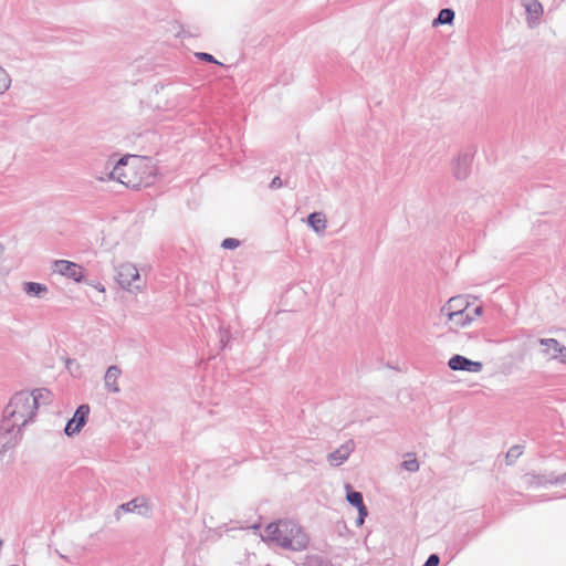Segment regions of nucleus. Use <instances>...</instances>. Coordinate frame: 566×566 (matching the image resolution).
Segmentation results:
<instances>
[{
  "mask_svg": "<svg viewBox=\"0 0 566 566\" xmlns=\"http://www.w3.org/2000/svg\"><path fill=\"white\" fill-rule=\"evenodd\" d=\"M11 85V77L9 73L0 66V95L4 94Z\"/></svg>",
  "mask_w": 566,
  "mask_h": 566,
  "instance_id": "nucleus-23",
  "label": "nucleus"
},
{
  "mask_svg": "<svg viewBox=\"0 0 566 566\" xmlns=\"http://www.w3.org/2000/svg\"><path fill=\"white\" fill-rule=\"evenodd\" d=\"M36 412V402L28 390L12 396L3 410L2 420H9L14 427L22 428L28 424Z\"/></svg>",
  "mask_w": 566,
  "mask_h": 566,
  "instance_id": "nucleus-3",
  "label": "nucleus"
},
{
  "mask_svg": "<svg viewBox=\"0 0 566 566\" xmlns=\"http://www.w3.org/2000/svg\"><path fill=\"white\" fill-rule=\"evenodd\" d=\"M95 287L101 292L105 291L104 286L101 283H98Z\"/></svg>",
  "mask_w": 566,
  "mask_h": 566,
  "instance_id": "nucleus-31",
  "label": "nucleus"
},
{
  "mask_svg": "<svg viewBox=\"0 0 566 566\" xmlns=\"http://www.w3.org/2000/svg\"><path fill=\"white\" fill-rule=\"evenodd\" d=\"M468 302L462 297H451L442 307L441 314L448 318V312L464 311L468 308Z\"/></svg>",
  "mask_w": 566,
  "mask_h": 566,
  "instance_id": "nucleus-18",
  "label": "nucleus"
},
{
  "mask_svg": "<svg viewBox=\"0 0 566 566\" xmlns=\"http://www.w3.org/2000/svg\"><path fill=\"white\" fill-rule=\"evenodd\" d=\"M483 307L476 306L473 310H464L457 312H448V322L451 323L450 328H460L468 326L475 317L482 315Z\"/></svg>",
  "mask_w": 566,
  "mask_h": 566,
  "instance_id": "nucleus-8",
  "label": "nucleus"
},
{
  "mask_svg": "<svg viewBox=\"0 0 566 566\" xmlns=\"http://www.w3.org/2000/svg\"><path fill=\"white\" fill-rule=\"evenodd\" d=\"M240 244H241L240 240H238L235 238H227L221 242V248L233 250V249H237L238 247H240Z\"/></svg>",
  "mask_w": 566,
  "mask_h": 566,
  "instance_id": "nucleus-26",
  "label": "nucleus"
},
{
  "mask_svg": "<svg viewBox=\"0 0 566 566\" xmlns=\"http://www.w3.org/2000/svg\"><path fill=\"white\" fill-rule=\"evenodd\" d=\"M401 467L408 471V472H417L419 470V462L418 460L413 457L411 459H408V460H405L402 463H401Z\"/></svg>",
  "mask_w": 566,
  "mask_h": 566,
  "instance_id": "nucleus-25",
  "label": "nucleus"
},
{
  "mask_svg": "<svg viewBox=\"0 0 566 566\" xmlns=\"http://www.w3.org/2000/svg\"><path fill=\"white\" fill-rule=\"evenodd\" d=\"M122 511L125 513H137L142 516H149L151 509L146 497L138 496L118 506L116 510L117 518L119 517V513Z\"/></svg>",
  "mask_w": 566,
  "mask_h": 566,
  "instance_id": "nucleus-10",
  "label": "nucleus"
},
{
  "mask_svg": "<svg viewBox=\"0 0 566 566\" xmlns=\"http://www.w3.org/2000/svg\"><path fill=\"white\" fill-rule=\"evenodd\" d=\"M21 438V429L14 427L9 420L0 422V453L15 447Z\"/></svg>",
  "mask_w": 566,
  "mask_h": 566,
  "instance_id": "nucleus-5",
  "label": "nucleus"
},
{
  "mask_svg": "<svg viewBox=\"0 0 566 566\" xmlns=\"http://www.w3.org/2000/svg\"><path fill=\"white\" fill-rule=\"evenodd\" d=\"M527 13V25L534 28L539 23V18L543 14V6L538 0H530L524 3Z\"/></svg>",
  "mask_w": 566,
  "mask_h": 566,
  "instance_id": "nucleus-15",
  "label": "nucleus"
},
{
  "mask_svg": "<svg viewBox=\"0 0 566 566\" xmlns=\"http://www.w3.org/2000/svg\"><path fill=\"white\" fill-rule=\"evenodd\" d=\"M454 11L450 8L441 9L437 15V18L432 21V27L451 24L454 20Z\"/></svg>",
  "mask_w": 566,
  "mask_h": 566,
  "instance_id": "nucleus-19",
  "label": "nucleus"
},
{
  "mask_svg": "<svg viewBox=\"0 0 566 566\" xmlns=\"http://www.w3.org/2000/svg\"><path fill=\"white\" fill-rule=\"evenodd\" d=\"M22 290L28 296L36 298H45L49 293L48 286L38 282H23Z\"/></svg>",
  "mask_w": 566,
  "mask_h": 566,
  "instance_id": "nucleus-17",
  "label": "nucleus"
},
{
  "mask_svg": "<svg viewBox=\"0 0 566 566\" xmlns=\"http://www.w3.org/2000/svg\"><path fill=\"white\" fill-rule=\"evenodd\" d=\"M347 494L346 500L350 505L358 510V517L356 520V525L361 526L366 516L368 515V510L364 503L363 494L358 491L352 490L350 485H346Z\"/></svg>",
  "mask_w": 566,
  "mask_h": 566,
  "instance_id": "nucleus-12",
  "label": "nucleus"
},
{
  "mask_svg": "<svg viewBox=\"0 0 566 566\" xmlns=\"http://www.w3.org/2000/svg\"><path fill=\"white\" fill-rule=\"evenodd\" d=\"M262 539L274 542L282 548L295 552L305 549L310 543V537L304 528L292 520L270 523L264 528Z\"/></svg>",
  "mask_w": 566,
  "mask_h": 566,
  "instance_id": "nucleus-1",
  "label": "nucleus"
},
{
  "mask_svg": "<svg viewBox=\"0 0 566 566\" xmlns=\"http://www.w3.org/2000/svg\"><path fill=\"white\" fill-rule=\"evenodd\" d=\"M522 454H523L522 446L516 444V446L511 447L505 455L507 464H512Z\"/></svg>",
  "mask_w": 566,
  "mask_h": 566,
  "instance_id": "nucleus-24",
  "label": "nucleus"
},
{
  "mask_svg": "<svg viewBox=\"0 0 566 566\" xmlns=\"http://www.w3.org/2000/svg\"><path fill=\"white\" fill-rule=\"evenodd\" d=\"M536 483L539 485L566 484V472L559 475H556L554 473H551L548 475H538Z\"/></svg>",
  "mask_w": 566,
  "mask_h": 566,
  "instance_id": "nucleus-21",
  "label": "nucleus"
},
{
  "mask_svg": "<svg viewBox=\"0 0 566 566\" xmlns=\"http://www.w3.org/2000/svg\"><path fill=\"white\" fill-rule=\"evenodd\" d=\"M448 367L457 371L459 370L476 374L483 369V364L481 361L471 360L462 355H453L448 361Z\"/></svg>",
  "mask_w": 566,
  "mask_h": 566,
  "instance_id": "nucleus-11",
  "label": "nucleus"
},
{
  "mask_svg": "<svg viewBox=\"0 0 566 566\" xmlns=\"http://www.w3.org/2000/svg\"><path fill=\"white\" fill-rule=\"evenodd\" d=\"M53 271L75 282L83 279V268L77 263L67 260H56L53 263Z\"/></svg>",
  "mask_w": 566,
  "mask_h": 566,
  "instance_id": "nucleus-9",
  "label": "nucleus"
},
{
  "mask_svg": "<svg viewBox=\"0 0 566 566\" xmlns=\"http://www.w3.org/2000/svg\"><path fill=\"white\" fill-rule=\"evenodd\" d=\"M472 164V156L469 153L459 154L452 161V174L458 180L468 178Z\"/></svg>",
  "mask_w": 566,
  "mask_h": 566,
  "instance_id": "nucleus-13",
  "label": "nucleus"
},
{
  "mask_svg": "<svg viewBox=\"0 0 566 566\" xmlns=\"http://www.w3.org/2000/svg\"><path fill=\"white\" fill-rule=\"evenodd\" d=\"M90 415V406L87 403L80 405L74 416L66 422L64 432L67 437L78 433L86 424Z\"/></svg>",
  "mask_w": 566,
  "mask_h": 566,
  "instance_id": "nucleus-7",
  "label": "nucleus"
},
{
  "mask_svg": "<svg viewBox=\"0 0 566 566\" xmlns=\"http://www.w3.org/2000/svg\"><path fill=\"white\" fill-rule=\"evenodd\" d=\"M307 222L312 227V229L321 233L326 229V219L319 212H313L307 217Z\"/></svg>",
  "mask_w": 566,
  "mask_h": 566,
  "instance_id": "nucleus-20",
  "label": "nucleus"
},
{
  "mask_svg": "<svg viewBox=\"0 0 566 566\" xmlns=\"http://www.w3.org/2000/svg\"><path fill=\"white\" fill-rule=\"evenodd\" d=\"M120 374H122V370L116 365L109 366L107 368L106 374L104 376V384H105V388L109 392H115V394L119 392L117 379L119 378Z\"/></svg>",
  "mask_w": 566,
  "mask_h": 566,
  "instance_id": "nucleus-16",
  "label": "nucleus"
},
{
  "mask_svg": "<svg viewBox=\"0 0 566 566\" xmlns=\"http://www.w3.org/2000/svg\"><path fill=\"white\" fill-rule=\"evenodd\" d=\"M214 65H220V63L214 59L213 60Z\"/></svg>",
  "mask_w": 566,
  "mask_h": 566,
  "instance_id": "nucleus-33",
  "label": "nucleus"
},
{
  "mask_svg": "<svg viewBox=\"0 0 566 566\" xmlns=\"http://www.w3.org/2000/svg\"><path fill=\"white\" fill-rule=\"evenodd\" d=\"M229 339H230L229 332L227 329L220 327V329H219V342H220V345H221L222 349L227 347V344L229 343Z\"/></svg>",
  "mask_w": 566,
  "mask_h": 566,
  "instance_id": "nucleus-27",
  "label": "nucleus"
},
{
  "mask_svg": "<svg viewBox=\"0 0 566 566\" xmlns=\"http://www.w3.org/2000/svg\"><path fill=\"white\" fill-rule=\"evenodd\" d=\"M196 56L200 60L208 62V63H212V54L211 53L199 52V53H196Z\"/></svg>",
  "mask_w": 566,
  "mask_h": 566,
  "instance_id": "nucleus-29",
  "label": "nucleus"
},
{
  "mask_svg": "<svg viewBox=\"0 0 566 566\" xmlns=\"http://www.w3.org/2000/svg\"><path fill=\"white\" fill-rule=\"evenodd\" d=\"M440 557L437 554H431L422 566H438Z\"/></svg>",
  "mask_w": 566,
  "mask_h": 566,
  "instance_id": "nucleus-28",
  "label": "nucleus"
},
{
  "mask_svg": "<svg viewBox=\"0 0 566 566\" xmlns=\"http://www.w3.org/2000/svg\"><path fill=\"white\" fill-rule=\"evenodd\" d=\"M355 449L354 441L349 440L337 448L335 451L331 452L327 457V460L331 465L338 467L343 464L352 454Z\"/></svg>",
  "mask_w": 566,
  "mask_h": 566,
  "instance_id": "nucleus-14",
  "label": "nucleus"
},
{
  "mask_svg": "<svg viewBox=\"0 0 566 566\" xmlns=\"http://www.w3.org/2000/svg\"><path fill=\"white\" fill-rule=\"evenodd\" d=\"M30 394L32 395L34 401L36 402V409L39 408V403L41 400L46 402L50 400V396H51V392L45 388L35 389Z\"/></svg>",
  "mask_w": 566,
  "mask_h": 566,
  "instance_id": "nucleus-22",
  "label": "nucleus"
},
{
  "mask_svg": "<svg viewBox=\"0 0 566 566\" xmlns=\"http://www.w3.org/2000/svg\"><path fill=\"white\" fill-rule=\"evenodd\" d=\"M282 186H283V181H282V179H281L279 176H275V177L272 179L271 184H270V188H271V189H279V188H281Z\"/></svg>",
  "mask_w": 566,
  "mask_h": 566,
  "instance_id": "nucleus-30",
  "label": "nucleus"
},
{
  "mask_svg": "<svg viewBox=\"0 0 566 566\" xmlns=\"http://www.w3.org/2000/svg\"><path fill=\"white\" fill-rule=\"evenodd\" d=\"M166 88L170 90V86H161L163 91H165Z\"/></svg>",
  "mask_w": 566,
  "mask_h": 566,
  "instance_id": "nucleus-32",
  "label": "nucleus"
},
{
  "mask_svg": "<svg viewBox=\"0 0 566 566\" xmlns=\"http://www.w3.org/2000/svg\"><path fill=\"white\" fill-rule=\"evenodd\" d=\"M130 156H123L113 166L107 179H114L132 189L149 187L155 181V168L138 161L137 165L129 164Z\"/></svg>",
  "mask_w": 566,
  "mask_h": 566,
  "instance_id": "nucleus-2",
  "label": "nucleus"
},
{
  "mask_svg": "<svg viewBox=\"0 0 566 566\" xmlns=\"http://www.w3.org/2000/svg\"><path fill=\"white\" fill-rule=\"evenodd\" d=\"M115 271V279L124 290L134 291L140 290L144 286V281L134 264L123 263L118 265Z\"/></svg>",
  "mask_w": 566,
  "mask_h": 566,
  "instance_id": "nucleus-4",
  "label": "nucleus"
},
{
  "mask_svg": "<svg viewBox=\"0 0 566 566\" xmlns=\"http://www.w3.org/2000/svg\"><path fill=\"white\" fill-rule=\"evenodd\" d=\"M61 558L66 559L65 555L60 554Z\"/></svg>",
  "mask_w": 566,
  "mask_h": 566,
  "instance_id": "nucleus-34",
  "label": "nucleus"
},
{
  "mask_svg": "<svg viewBox=\"0 0 566 566\" xmlns=\"http://www.w3.org/2000/svg\"><path fill=\"white\" fill-rule=\"evenodd\" d=\"M538 344L543 347L542 354L551 360L566 364V346L555 338H539Z\"/></svg>",
  "mask_w": 566,
  "mask_h": 566,
  "instance_id": "nucleus-6",
  "label": "nucleus"
}]
</instances>
